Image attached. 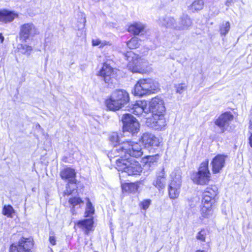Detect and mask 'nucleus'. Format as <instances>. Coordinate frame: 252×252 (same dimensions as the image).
I'll return each instance as SVG.
<instances>
[{
    "instance_id": "nucleus-1",
    "label": "nucleus",
    "mask_w": 252,
    "mask_h": 252,
    "mask_svg": "<svg viewBox=\"0 0 252 252\" xmlns=\"http://www.w3.org/2000/svg\"><path fill=\"white\" fill-rule=\"evenodd\" d=\"M143 154L141 146L137 143L132 141H124L115 146L108 153L110 158L116 157L129 158V157H141Z\"/></svg>"
},
{
    "instance_id": "nucleus-2",
    "label": "nucleus",
    "mask_w": 252,
    "mask_h": 252,
    "mask_svg": "<svg viewBox=\"0 0 252 252\" xmlns=\"http://www.w3.org/2000/svg\"><path fill=\"white\" fill-rule=\"evenodd\" d=\"M129 100V94L127 92L124 90H117L105 100V105L109 110L115 111L124 107Z\"/></svg>"
},
{
    "instance_id": "nucleus-3",
    "label": "nucleus",
    "mask_w": 252,
    "mask_h": 252,
    "mask_svg": "<svg viewBox=\"0 0 252 252\" xmlns=\"http://www.w3.org/2000/svg\"><path fill=\"white\" fill-rule=\"evenodd\" d=\"M159 89L158 83L150 78L139 80L134 86L133 94L135 95L143 96L157 93Z\"/></svg>"
},
{
    "instance_id": "nucleus-4",
    "label": "nucleus",
    "mask_w": 252,
    "mask_h": 252,
    "mask_svg": "<svg viewBox=\"0 0 252 252\" xmlns=\"http://www.w3.org/2000/svg\"><path fill=\"white\" fill-rule=\"evenodd\" d=\"M116 168L128 175H139L142 171L138 162L131 158H120L116 160Z\"/></svg>"
},
{
    "instance_id": "nucleus-5",
    "label": "nucleus",
    "mask_w": 252,
    "mask_h": 252,
    "mask_svg": "<svg viewBox=\"0 0 252 252\" xmlns=\"http://www.w3.org/2000/svg\"><path fill=\"white\" fill-rule=\"evenodd\" d=\"M209 160L206 159L202 162L198 168V171L193 173L191 179L198 185L207 184L211 180V173L208 168Z\"/></svg>"
},
{
    "instance_id": "nucleus-6",
    "label": "nucleus",
    "mask_w": 252,
    "mask_h": 252,
    "mask_svg": "<svg viewBox=\"0 0 252 252\" xmlns=\"http://www.w3.org/2000/svg\"><path fill=\"white\" fill-rule=\"evenodd\" d=\"M125 58L129 62L127 64L128 70L132 72L142 73L145 70L146 63L133 52H127L125 55Z\"/></svg>"
},
{
    "instance_id": "nucleus-7",
    "label": "nucleus",
    "mask_w": 252,
    "mask_h": 252,
    "mask_svg": "<svg viewBox=\"0 0 252 252\" xmlns=\"http://www.w3.org/2000/svg\"><path fill=\"white\" fill-rule=\"evenodd\" d=\"M170 183L168 187V194L171 199L177 198L181 187V175L179 169L174 170L170 175Z\"/></svg>"
},
{
    "instance_id": "nucleus-8",
    "label": "nucleus",
    "mask_w": 252,
    "mask_h": 252,
    "mask_svg": "<svg viewBox=\"0 0 252 252\" xmlns=\"http://www.w3.org/2000/svg\"><path fill=\"white\" fill-rule=\"evenodd\" d=\"M122 121L123 124L124 131H128L132 134L139 131V124L137 120L131 114H124Z\"/></svg>"
},
{
    "instance_id": "nucleus-9",
    "label": "nucleus",
    "mask_w": 252,
    "mask_h": 252,
    "mask_svg": "<svg viewBox=\"0 0 252 252\" xmlns=\"http://www.w3.org/2000/svg\"><path fill=\"white\" fill-rule=\"evenodd\" d=\"M145 119L146 125L155 129H162L166 125V121L164 115L162 114H152L151 116L143 117Z\"/></svg>"
},
{
    "instance_id": "nucleus-10",
    "label": "nucleus",
    "mask_w": 252,
    "mask_h": 252,
    "mask_svg": "<svg viewBox=\"0 0 252 252\" xmlns=\"http://www.w3.org/2000/svg\"><path fill=\"white\" fill-rule=\"evenodd\" d=\"M38 33L37 29L32 23H26L21 26L19 35L20 38L25 42Z\"/></svg>"
},
{
    "instance_id": "nucleus-11",
    "label": "nucleus",
    "mask_w": 252,
    "mask_h": 252,
    "mask_svg": "<svg viewBox=\"0 0 252 252\" xmlns=\"http://www.w3.org/2000/svg\"><path fill=\"white\" fill-rule=\"evenodd\" d=\"M33 243L30 239L22 238L18 244H12L10 248V252H31Z\"/></svg>"
},
{
    "instance_id": "nucleus-12",
    "label": "nucleus",
    "mask_w": 252,
    "mask_h": 252,
    "mask_svg": "<svg viewBox=\"0 0 252 252\" xmlns=\"http://www.w3.org/2000/svg\"><path fill=\"white\" fill-rule=\"evenodd\" d=\"M129 110L134 114L143 118L149 115V109L147 107V103L145 100H139L134 104L131 105Z\"/></svg>"
},
{
    "instance_id": "nucleus-13",
    "label": "nucleus",
    "mask_w": 252,
    "mask_h": 252,
    "mask_svg": "<svg viewBox=\"0 0 252 252\" xmlns=\"http://www.w3.org/2000/svg\"><path fill=\"white\" fill-rule=\"evenodd\" d=\"M149 112L152 114L163 115L165 111L163 100L159 96H156L151 99L149 103Z\"/></svg>"
},
{
    "instance_id": "nucleus-14",
    "label": "nucleus",
    "mask_w": 252,
    "mask_h": 252,
    "mask_svg": "<svg viewBox=\"0 0 252 252\" xmlns=\"http://www.w3.org/2000/svg\"><path fill=\"white\" fill-rule=\"evenodd\" d=\"M233 119V116L230 113L226 112L220 115L215 121V123L220 128L221 132H223L227 129Z\"/></svg>"
},
{
    "instance_id": "nucleus-15",
    "label": "nucleus",
    "mask_w": 252,
    "mask_h": 252,
    "mask_svg": "<svg viewBox=\"0 0 252 252\" xmlns=\"http://www.w3.org/2000/svg\"><path fill=\"white\" fill-rule=\"evenodd\" d=\"M226 158L224 155H218L213 158L211 164L213 173H218L222 170L225 165Z\"/></svg>"
},
{
    "instance_id": "nucleus-16",
    "label": "nucleus",
    "mask_w": 252,
    "mask_h": 252,
    "mask_svg": "<svg viewBox=\"0 0 252 252\" xmlns=\"http://www.w3.org/2000/svg\"><path fill=\"white\" fill-rule=\"evenodd\" d=\"M142 142L146 148L158 147L159 145V141L158 139L154 135L145 133L142 136Z\"/></svg>"
},
{
    "instance_id": "nucleus-17",
    "label": "nucleus",
    "mask_w": 252,
    "mask_h": 252,
    "mask_svg": "<svg viewBox=\"0 0 252 252\" xmlns=\"http://www.w3.org/2000/svg\"><path fill=\"white\" fill-rule=\"evenodd\" d=\"M61 178L70 184L76 183V172L75 170L70 167L65 168L60 172Z\"/></svg>"
},
{
    "instance_id": "nucleus-18",
    "label": "nucleus",
    "mask_w": 252,
    "mask_h": 252,
    "mask_svg": "<svg viewBox=\"0 0 252 252\" xmlns=\"http://www.w3.org/2000/svg\"><path fill=\"white\" fill-rule=\"evenodd\" d=\"M99 73L106 83H109L114 76V70L111 66L104 63Z\"/></svg>"
},
{
    "instance_id": "nucleus-19",
    "label": "nucleus",
    "mask_w": 252,
    "mask_h": 252,
    "mask_svg": "<svg viewBox=\"0 0 252 252\" xmlns=\"http://www.w3.org/2000/svg\"><path fill=\"white\" fill-rule=\"evenodd\" d=\"M166 185V175L164 169L163 168L161 171L157 174V177L153 182V185L158 189L165 188Z\"/></svg>"
},
{
    "instance_id": "nucleus-20",
    "label": "nucleus",
    "mask_w": 252,
    "mask_h": 252,
    "mask_svg": "<svg viewBox=\"0 0 252 252\" xmlns=\"http://www.w3.org/2000/svg\"><path fill=\"white\" fill-rule=\"evenodd\" d=\"M17 15L13 12L6 10H0V21L7 23L13 21Z\"/></svg>"
},
{
    "instance_id": "nucleus-21",
    "label": "nucleus",
    "mask_w": 252,
    "mask_h": 252,
    "mask_svg": "<svg viewBox=\"0 0 252 252\" xmlns=\"http://www.w3.org/2000/svg\"><path fill=\"white\" fill-rule=\"evenodd\" d=\"M145 28V26L141 22H135L129 26L128 31L135 35H138L142 33Z\"/></svg>"
},
{
    "instance_id": "nucleus-22",
    "label": "nucleus",
    "mask_w": 252,
    "mask_h": 252,
    "mask_svg": "<svg viewBox=\"0 0 252 252\" xmlns=\"http://www.w3.org/2000/svg\"><path fill=\"white\" fill-rule=\"evenodd\" d=\"M93 219L90 218L79 221L77 225L84 230L85 233L88 234L93 227Z\"/></svg>"
},
{
    "instance_id": "nucleus-23",
    "label": "nucleus",
    "mask_w": 252,
    "mask_h": 252,
    "mask_svg": "<svg viewBox=\"0 0 252 252\" xmlns=\"http://www.w3.org/2000/svg\"><path fill=\"white\" fill-rule=\"evenodd\" d=\"M192 22L191 19L187 15H184L181 18L180 25L178 27L179 30H184L188 29L191 26Z\"/></svg>"
},
{
    "instance_id": "nucleus-24",
    "label": "nucleus",
    "mask_w": 252,
    "mask_h": 252,
    "mask_svg": "<svg viewBox=\"0 0 252 252\" xmlns=\"http://www.w3.org/2000/svg\"><path fill=\"white\" fill-rule=\"evenodd\" d=\"M201 212L202 216L204 218H208L213 214V210L212 205L211 204H203Z\"/></svg>"
},
{
    "instance_id": "nucleus-25",
    "label": "nucleus",
    "mask_w": 252,
    "mask_h": 252,
    "mask_svg": "<svg viewBox=\"0 0 252 252\" xmlns=\"http://www.w3.org/2000/svg\"><path fill=\"white\" fill-rule=\"evenodd\" d=\"M140 40L137 37H133L126 43L127 47L131 49L139 47Z\"/></svg>"
},
{
    "instance_id": "nucleus-26",
    "label": "nucleus",
    "mask_w": 252,
    "mask_h": 252,
    "mask_svg": "<svg viewBox=\"0 0 252 252\" xmlns=\"http://www.w3.org/2000/svg\"><path fill=\"white\" fill-rule=\"evenodd\" d=\"M203 194L208 195L211 197L215 198L218 194V188L215 186H213L206 188Z\"/></svg>"
},
{
    "instance_id": "nucleus-27",
    "label": "nucleus",
    "mask_w": 252,
    "mask_h": 252,
    "mask_svg": "<svg viewBox=\"0 0 252 252\" xmlns=\"http://www.w3.org/2000/svg\"><path fill=\"white\" fill-rule=\"evenodd\" d=\"M204 6V2L203 0H195L190 6V9L192 11H198L201 10Z\"/></svg>"
},
{
    "instance_id": "nucleus-28",
    "label": "nucleus",
    "mask_w": 252,
    "mask_h": 252,
    "mask_svg": "<svg viewBox=\"0 0 252 252\" xmlns=\"http://www.w3.org/2000/svg\"><path fill=\"white\" fill-rule=\"evenodd\" d=\"M164 22L161 23L162 26H165L167 28H173L178 29L177 27L175 26V20L173 18L167 17L163 20Z\"/></svg>"
},
{
    "instance_id": "nucleus-29",
    "label": "nucleus",
    "mask_w": 252,
    "mask_h": 252,
    "mask_svg": "<svg viewBox=\"0 0 252 252\" xmlns=\"http://www.w3.org/2000/svg\"><path fill=\"white\" fill-rule=\"evenodd\" d=\"M86 199L87 200V202L85 214L86 217H89L94 213V209L89 199L87 198Z\"/></svg>"
},
{
    "instance_id": "nucleus-30",
    "label": "nucleus",
    "mask_w": 252,
    "mask_h": 252,
    "mask_svg": "<svg viewBox=\"0 0 252 252\" xmlns=\"http://www.w3.org/2000/svg\"><path fill=\"white\" fill-rule=\"evenodd\" d=\"M18 49L21 53L25 54L27 56L30 55L32 48V46L27 44H21L19 45Z\"/></svg>"
},
{
    "instance_id": "nucleus-31",
    "label": "nucleus",
    "mask_w": 252,
    "mask_h": 252,
    "mask_svg": "<svg viewBox=\"0 0 252 252\" xmlns=\"http://www.w3.org/2000/svg\"><path fill=\"white\" fill-rule=\"evenodd\" d=\"M109 140L112 143L113 145H114V147L118 146L120 144L117 145V143H119V136L117 132H112L110 134L109 136Z\"/></svg>"
},
{
    "instance_id": "nucleus-32",
    "label": "nucleus",
    "mask_w": 252,
    "mask_h": 252,
    "mask_svg": "<svg viewBox=\"0 0 252 252\" xmlns=\"http://www.w3.org/2000/svg\"><path fill=\"white\" fill-rule=\"evenodd\" d=\"M230 30V23L228 22L223 23L220 26V33L221 35H225Z\"/></svg>"
},
{
    "instance_id": "nucleus-33",
    "label": "nucleus",
    "mask_w": 252,
    "mask_h": 252,
    "mask_svg": "<svg viewBox=\"0 0 252 252\" xmlns=\"http://www.w3.org/2000/svg\"><path fill=\"white\" fill-rule=\"evenodd\" d=\"M92 44L93 46H99L100 48H102L106 45H111L109 42L101 41L98 38L93 39L92 40Z\"/></svg>"
},
{
    "instance_id": "nucleus-34",
    "label": "nucleus",
    "mask_w": 252,
    "mask_h": 252,
    "mask_svg": "<svg viewBox=\"0 0 252 252\" xmlns=\"http://www.w3.org/2000/svg\"><path fill=\"white\" fill-rule=\"evenodd\" d=\"M14 209L11 205H5L3 208L2 214L8 217H12Z\"/></svg>"
},
{
    "instance_id": "nucleus-35",
    "label": "nucleus",
    "mask_w": 252,
    "mask_h": 252,
    "mask_svg": "<svg viewBox=\"0 0 252 252\" xmlns=\"http://www.w3.org/2000/svg\"><path fill=\"white\" fill-rule=\"evenodd\" d=\"M206 236V231L204 229H202L197 234L196 238L198 240L201 242H205Z\"/></svg>"
},
{
    "instance_id": "nucleus-36",
    "label": "nucleus",
    "mask_w": 252,
    "mask_h": 252,
    "mask_svg": "<svg viewBox=\"0 0 252 252\" xmlns=\"http://www.w3.org/2000/svg\"><path fill=\"white\" fill-rule=\"evenodd\" d=\"M215 198L211 197L210 196H208V195H206L205 194H203V199H202V204H211V205L213 203V202L214 201L213 199Z\"/></svg>"
},
{
    "instance_id": "nucleus-37",
    "label": "nucleus",
    "mask_w": 252,
    "mask_h": 252,
    "mask_svg": "<svg viewBox=\"0 0 252 252\" xmlns=\"http://www.w3.org/2000/svg\"><path fill=\"white\" fill-rule=\"evenodd\" d=\"M69 203L73 206H75L78 204L82 203L83 201L80 198L74 197L72 198H70L69 200Z\"/></svg>"
},
{
    "instance_id": "nucleus-38",
    "label": "nucleus",
    "mask_w": 252,
    "mask_h": 252,
    "mask_svg": "<svg viewBox=\"0 0 252 252\" xmlns=\"http://www.w3.org/2000/svg\"><path fill=\"white\" fill-rule=\"evenodd\" d=\"M151 203V200L150 199H146L141 202L140 206L143 210H146L149 208Z\"/></svg>"
},
{
    "instance_id": "nucleus-39",
    "label": "nucleus",
    "mask_w": 252,
    "mask_h": 252,
    "mask_svg": "<svg viewBox=\"0 0 252 252\" xmlns=\"http://www.w3.org/2000/svg\"><path fill=\"white\" fill-rule=\"evenodd\" d=\"M130 184V192H135L138 189V185L136 183H131Z\"/></svg>"
},
{
    "instance_id": "nucleus-40",
    "label": "nucleus",
    "mask_w": 252,
    "mask_h": 252,
    "mask_svg": "<svg viewBox=\"0 0 252 252\" xmlns=\"http://www.w3.org/2000/svg\"><path fill=\"white\" fill-rule=\"evenodd\" d=\"M186 89V86H183V84H179L177 87V92L179 94L183 93Z\"/></svg>"
},
{
    "instance_id": "nucleus-41",
    "label": "nucleus",
    "mask_w": 252,
    "mask_h": 252,
    "mask_svg": "<svg viewBox=\"0 0 252 252\" xmlns=\"http://www.w3.org/2000/svg\"><path fill=\"white\" fill-rule=\"evenodd\" d=\"M122 189L126 191L130 192V184H125L122 186Z\"/></svg>"
},
{
    "instance_id": "nucleus-42",
    "label": "nucleus",
    "mask_w": 252,
    "mask_h": 252,
    "mask_svg": "<svg viewBox=\"0 0 252 252\" xmlns=\"http://www.w3.org/2000/svg\"><path fill=\"white\" fill-rule=\"evenodd\" d=\"M69 188V184H67L66 186V189L64 191V195H69L72 193V191L71 190H69L68 188Z\"/></svg>"
},
{
    "instance_id": "nucleus-43",
    "label": "nucleus",
    "mask_w": 252,
    "mask_h": 252,
    "mask_svg": "<svg viewBox=\"0 0 252 252\" xmlns=\"http://www.w3.org/2000/svg\"><path fill=\"white\" fill-rule=\"evenodd\" d=\"M49 241L52 245H55L56 244V239L54 236H50Z\"/></svg>"
},
{
    "instance_id": "nucleus-44",
    "label": "nucleus",
    "mask_w": 252,
    "mask_h": 252,
    "mask_svg": "<svg viewBox=\"0 0 252 252\" xmlns=\"http://www.w3.org/2000/svg\"><path fill=\"white\" fill-rule=\"evenodd\" d=\"M4 40V37L2 36V34L0 33V43H1L3 42Z\"/></svg>"
},
{
    "instance_id": "nucleus-45",
    "label": "nucleus",
    "mask_w": 252,
    "mask_h": 252,
    "mask_svg": "<svg viewBox=\"0 0 252 252\" xmlns=\"http://www.w3.org/2000/svg\"><path fill=\"white\" fill-rule=\"evenodd\" d=\"M249 141H250V145L252 147V134L251 135V136L249 138Z\"/></svg>"
},
{
    "instance_id": "nucleus-46",
    "label": "nucleus",
    "mask_w": 252,
    "mask_h": 252,
    "mask_svg": "<svg viewBox=\"0 0 252 252\" xmlns=\"http://www.w3.org/2000/svg\"><path fill=\"white\" fill-rule=\"evenodd\" d=\"M230 4V1H229V0H227V1L226 2V5L227 6H229Z\"/></svg>"
},
{
    "instance_id": "nucleus-47",
    "label": "nucleus",
    "mask_w": 252,
    "mask_h": 252,
    "mask_svg": "<svg viewBox=\"0 0 252 252\" xmlns=\"http://www.w3.org/2000/svg\"><path fill=\"white\" fill-rule=\"evenodd\" d=\"M153 158V157H148V160H149V161L150 162H151V161H152V158Z\"/></svg>"
},
{
    "instance_id": "nucleus-48",
    "label": "nucleus",
    "mask_w": 252,
    "mask_h": 252,
    "mask_svg": "<svg viewBox=\"0 0 252 252\" xmlns=\"http://www.w3.org/2000/svg\"><path fill=\"white\" fill-rule=\"evenodd\" d=\"M92 0L94 2H97L99 1L100 0Z\"/></svg>"
},
{
    "instance_id": "nucleus-49",
    "label": "nucleus",
    "mask_w": 252,
    "mask_h": 252,
    "mask_svg": "<svg viewBox=\"0 0 252 252\" xmlns=\"http://www.w3.org/2000/svg\"><path fill=\"white\" fill-rule=\"evenodd\" d=\"M196 252H206L204 251L197 250Z\"/></svg>"
},
{
    "instance_id": "nucleus-50",
    "label": "nucleus",
    "mask_w": 252,
    "mask_h": 252,
    "mask_svg": "<svg viewBox=\"0 0 252 252\" xmlns=\"http://www.w3.org/2000/svg\"><path fill=\"white\" fill-rule=\"evenodd\" d=\"M250 127H251V128L252 129V124H251V125H250Z\"/></svg>"
},
{
    "instance_id": "nucleus-51",
    "label": "nucleus",
    "mask_w": 252,
    "mask_h": 252,
    "mask_svg": "<svg viewBox=\"0 0 252 252\" xmlns=\"http://www.w3.org/2000/svg\"><path fill=\"white\" fill-rule=\"evenodd\" d=\"M37 126V127H40V125L39 124Z\"/></svg>"
}]
</instances>
